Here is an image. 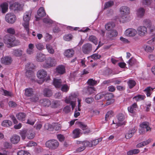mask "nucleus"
Instances as JSON below:
<instances>
[{
    "mask_svg": "<svg viewBox=\"0 0 155 155\" xmlns=\"http://www.w3.org/2000/svg\"><path fill=\"white\" fill-rule=\"evenodd\" d=\"M43 22L48 25L54 26L52 31L54 33L59 32L61 31V28H63L64 26L63 24L52 20L49 17L44 18Z\"/></svg>",
    "mask_w": 155,
    "mask_h": 155,
    "instance_id": "obj_1",
    "label": "nucleus"
},
{
    "mask_svg": "<svg viewBox=\"0 0 155 155\" xmlns=\"http://www.w3.org/2000/svg\"><path fill=\"white\" fill-rule=\"evenodd\" d=\"M119 12L121 14L119 18V20L120 22L125 23L129 20L128 16L130 14V8L126 6H123L120 7Z\"/></svg>",
    "mask_w": 155,
    "mask_h": 155,
    "instance_id": "obj_2",
    "label": "nucleus"
},
{
    "mask_svg": "<svg viewBox=\"0 0 155 155\" xmlns=\"http://www.w3.org/2000/svg\"><path fill=\"white\" fill-rule=\"evenodd\" d=\"M4 42L8 47H13L20 44L18 40H16L15 37L9 35H6L4 38Z\"/></svg>",
    "mask_w": 155,
    "mask_h": 155,
    "instance_id": "obj_3",
    "label": "nucleus"
},
{
    "mask_svg": "<svg viewBox=\"0 0 155 155\" xmlns=\"http://www.w3.org/2000/svg\"><path fill=\"white\" fill-rule=\"evenodd\" d=\"M31 18V12H26L24 14L23 16L24 22L22 23V25L28 35L30 34L29 22Z\"/></svg>",
    "mask_w": 155,
    "mask_h": 155,
    "instance_id": "obj_4",
    "label": "nucleus"
},
{
    "mask_svg": "<svg viewBox=\"0 0 155 155\" xmlns=\"http://www.w3.org/2000/svg\"><path fill=\"white\" fill-rule=\"evenodd\" d=\"M19 134L23 140H25L26 137L28 139H32L35 136V133L31 130H22L20 131Z\"/></svg>",
    "mask_w": 155,
    "mask_h": 155,
    "instance_id": "obj_5",
    "label": "nucleus"
},
{
    "mask_svg": "<svg viewBox=\"0 0 155 155\" xmlns=\"http://www.w3.org/2000/svg\"><path fill=\"white\" fill-rule=\"evenodd\" d=\"M77 95L75 93H71L68 98H66L64 101L67 104H70L73 110L75 107Z\"/></svg>",
    "mask_w": 155,
    "mask_h": 155,
    "instance_id": "obj_6",
    "label": "nucleus"
},
{
    "mask_svg": "<svg viewBox=\"0 0 155 155\" xmlns=\"http://www.w3.org/2000/svg\"><path fill=\"white\" fill-rule=\"evenodd\" d=\"M56 64V59L54 57H49L46 59L45 63L43 65V67L48 68L54 66Z\"/></svg>",
    "mask_w": 155,
    "mask_h": 155,
    "instance_id": "obj_7",
    "label": "nucleus"
},
{
    "mask_svg": "<svg viewBox=\"0 0 155 155\" xmlns=\"http://www.w3.org/2000/svg\"><path fill=\"white\" fill-rule=\"evenodd\" d=\"M45 145L46 147L50 149L54 150L58 147L59 143L57 140H50L46 142Z\"/></svg>",
    "mask_w": 155,
    "mask_h": 155,
    "instance_id": "obj_8",
    "label": "nucleus"
},
{
    "mask_svg": "<svg viewBox=\"0 0 155 155\" xmlns=\"http://www.w3.org/2000/svg\"><path fill=\"white\" fill-rule=\"evenodd\" d=\"M25 68L26 70L25 76L28 78L32 79L35 75L33 72L31 70L33 68V64L30 63H28L26 65Z\"/></svg>",
    "mask_w": 155,
    "mask_h": 155,
    "instance_id": "obj_9",
    "label": "nucleus"
},
{
    "mask_svg": "<svg viewBox=\"0 0 155 155\" xmlns=\"http://www.w3.org/2000/svg\"><path fill=\"white\" fill-rule=\"evenodd\" d=\"M37 77L41 79L40 82H38L40 84H41L46 80L45 78L47 75L46 71L43 69H41L38 71L37 74Z\"/></svg>",
    "mask_w": 155,
    "mask_h": 155,
    "instance_id": "obj_10",
    "label": "nucleus"
},
{
    "mask_svg": "<svg viewBox=\"0 0 155 155\" xmlns=\"http://www.w3.org/2000/svg\"><path fill=\"white\" fill-rule=\"evenodd\" d=\"M117 118L118 120L117 123H115L114 121H113L114 124L116 126V128H117L119 126L124 125L125 123V121H124L125 116L123 114H119L117 116Z\"/></svg>",
    "mask_w": 155,
    "mask_h": 155,
    "instance_id": "obj_11",
    "label": "nucleus"
},
{
    "mask_svg": "<svg viewBox=\"0 0 155 155\" xmlns=\"http://www.w3.org/2000/svg\"><path fill=\"white\" fill-rule=\"evenodd\" d=\"M5 20L7 22L10 24H13L16 21V18L13 13H9L6 15Z\"/></svg>",
    "mask_w": 155,
    "mask_h": 155,
    "instance_id": "obj_12",
    "label": "nucleus"
},
{
    "mask_svg": "<svg viewBox=\"0 0 155 155\" xmlns=\"http://www.w3.org/2000/svg\"><path fill=\"white\" fill-rule=\"evenodd\" d=\"M137 33V30L133 28H128L125 31L124 35L128 37H133L135 36Z\"/></svg>",
    "mask_w": 155,
    "mask_h": 155,
    "instance_id": "obj_13",
    "label": "nucleus"
},
{
    "mask_svg": "<svg viewBox=\"0 0 155 155\" xmlns=\"http://www.w3.org/2000/svg\"><path fill=\"white\" fill-rule=\"evenodd\" d=\"M149 123L147 122H143L140 124V126L141 128L139 130V133H143V132H147L150 130V128L149 126Z\"/></svg>",
    "mask_w": 155,
    "mask_h": 155,
    "instance_id": "obj_14",
    "label": "nucleus"
},
{
    "mask_svg": "<svg viewBox=\"0 0 155 155\" xmlns=\"http://www.w3.org/2000/svg\"><path fill=\"white\" fill-rule=\"evenodd\" d=\"M137 32L140 36H143L147 33V28L144 26H140L137 28Z\"/></svg>",
    "mask_w": 155,
    "mask_h": 155,
    "instance_id": "obj_15",
    "label": "nucleus"
},
{
    "mask_svg": "<svg viewBox=\"0 0 155 155\" xmlns=\"http://www.w3.org/2000/svg\"><path fill=\"white\" fill-rule=\"evenodd\" d=\"M92 48V45L91 44L87 43L83 45L82 50L84 53L88 54L91 51Z\"/></svg>",
    "mask_w": 155,
    "mask_h": 155,
    "instance_id": "obj_16",
    "label": "nucleus"
},
{
    "mask_svg": "<svg viewBox=\"0 0 155 155\" xmlns=\"http://www.w3.org/2000/svg\"><path fill=\"white\" fill-rule=\"evenodd\" d=\"M104 97L105 99L107 100V102L106 103V105H107L110 104L114 101V100L113 98V95L112 93L105 94V93Z\"/></svg>",
    "mask_w": 155,
    "mask_h": 155,
    "instance_id": "obj_17",
    "label": "nucleus"
},
{
    "mask_svg": "<svg viewBox=\"0 0 155 155\" xmlns=\"http://www.w3.org/2000/svg\"><path fill=\"white\" fill-rule=\"evenodd\" d=\"M23 5L18 2H16L12 4L11 5L9 8L10 9L14 11L20 10L22 9Z\"/></svg>",
    "mask_w": 155,
    "mask_h": 155,
    "instance_id": "obj_18",
    "label": "nucleus"
},
{
    "mask_svg": "<svg viewBox=\"0 0 155 155\" xmlns=\"http://www.w3.org/2000/svg\"><path fill=\"white\" fill-rule=\"evenodd\" d=\"M12 62V58L8 56H5L3 57L1 59V63L5 65H9Z\"/></svg>",
    "mask_w": 155,
    "mask_h": 155,
    "instance_id": "obj_19",
    "label": "nucleus"
},
{
    "mask_svg": "<svg viewBox=\"0 0 155 155\" xmlns=\"http://www.w3.org/2000/svg\"><path fill=\"white\" fill-rule=\"evenodd\" d=\"M143 24L146 26L150 30L151 32L153 31L155 29V27L152 25L150 20L148 19H145L143 21Z\"/></svg>",
    "mask_w": 155,
    "mask_h": 155,
    "instance_id": "obj_20",
    "label": "nucleus"
},
{
    "mask_svg": "<svg viewBox=\"0 0 155 155\" xmlns=\"http://www.w3.org/2000/svg\"><path fill=\"white\" fill-rule=\"evenodd\" d=\"M145 10L143 8H140L137 10L136 14L137 17L139 18H142L144 16Z\"/></svg>",
    "mask_w": 155,
    "mask_h": 155,
    "instance_id": "obj_21",
    "label": "nucleus"
},
{
    "mask_svg": "<svg viewBox=\"0 0 155 155\" xmlns=\"http://www.w3.org/2000/svg\"><path fill=\"white\" fill-rule=\"evenodd\" d=\"M36 59L37 61L38 62H43L46 59V55L41 52L38 53L36 55Z\"/></svg>",
    "mask_w": 155,
    "mask_h": 155,
    "instance_id": "obj_22",
    "label": "nucleus"
},
{
    "mask_svg": "<svg viewBox=\"0 0 155 155\" xmlns=\"http://www.w3.org/2000/svg\"><path fill=\"white\" fill-rule=\"evenodd\" d=\"M118 35L117 31L115 30H112L110 32H108L106 33V37L110 39H113V38L116 37Z\"/></svg>",
    "mask_w": 155,
    "mask_h": 155,
    "instance_id": "obj_23",
    "label": "nucleus"
},
{
    "mask_svg": "<svg viewBox=\"0 0 155 155\" xmlns=\"http://www.w3.org/2000/svg\"><path fill=\"white\" fill-rule=\"evenodd\" d=\"M137 109V106L136 103H134L131 106L128 107L129 112L131 114V115L134 114Z\"/></svg>",
    "mask_w": 155,
    "mask_h": 155,
    "instance_id": "obj_24",
    "label": "nucleus"
},
{
    "mask_svg": "<svg viewBox=\"0 0 155 155\" xmlns=\"http://www.w3.org/2000/svg\"><path fill=\"white\" fill-rule=\"evenodd\" d=\"M56 72L61 74H64L65 72V66L63 65H60L57 66L56 68Z\"/></svg>",
    "mask_w": 155,
    "mask_h": 155,
    "instance_id": "obj_25",
    "label": "nucleus"
},
{
    "mask_svg": "<svg viewBox=\"0 0 155 155\" xmlns=\"http://www.w3.org/2000/svg\"><path fill=\"white\" fill-rule=\"evenodd\" d=\"M74 53V51L72 49L66 50L64 52V55L67 58H71L73 56Z\"/></svg>",
    "mask_w": 155,
    "mask_h": 155,
    "instance_id": "obj_26",
    "label": "nucleus"
},
{
    "mask_svg": "<svg viewBox=\"0 0 155 155\" xmlns=\"http://www.w3.org/2000/svg\"><path fill=\"white\" fill-rule=\"evenodd\" d=\"M137 129L135 127L130 129L126 134L125 137L127 139H129L132 137L134 134L136 132Z\"/></svg>",
    "mask_w": 155,
    "mask_h": 155,
    "instance_id": "obj_27",
    "label": "nucleus"
},
{
    "mask_svg": "<svg viewBox=\"0 0 155 155\" xmlns=\"http://www.w3.org/2000/svg\"><path fill=\"white\" fill-rule=\"evenodd\" d=\"M34 44L32 43L29 44L28 45V47L26 51L27 54L29 55L33 54L34 52Z\"/></svg>",
    "mask_w": 155,
    "mask_h": 155,
    "instance_id": "obj_28",
    "label": "nucleus"
},
{
    "mask_svg": "<svg viewBox=\"0 0 155 155\" xmlns=\"http://www.w3.org/2000/svg\"><path fill=\"white\" fill-rule=\"evenodd\" d=\"M62 82L61 79L54 78L53 80V84L56 88H59L62 86Z\"/></svg>",
    "mask_w": 155,
    "mask_h": 155,
    "instance_id": "obj_29",
    "label": "nucleus"
},
{
    "mask_svg": "<svg viewBox=\"0 0 155 155\" xmlns=\"http://www.w3.org/2000/svg\"><path fill=\"white\" fill-rule=\"evenodd\" d=\"M23 50L21 49L18 48L13 50V55L16 57H20L23 52Z\"/></svg>",
    "mask_w": 155,
    "mask_h": 155,
    "instance_id": "obj_30",
    "label": "nucleus"
},
{
    "mask_svg": "<svg viewBox=\"0 0 155 155\" xmlns=\"http://www.w3.org/2000/svg\"><path fill=\"white\" fill-rule=\"evenodd\" d=\"M34 90L31 88H28L25 89V94L27 97H31L33 94Z\"/></svg>",
    "mask_w": 155,
    "mask_h": 155,
    "instance_id": "obj_31",
    "label": "nucleus"
},
{
    "mask_svg": "<svg viewBox=\"0 0 155 155\" xmlns=\"http://www.w3.org/2000/svg\"><path fill=\"white\" fill-rule=\"evenodd\" d=\"M40 103L42 106H49L51 105V101L48 99H43L40 101Z\"/></svg>",
    "mask_w": 155,
    "mask_h": 155,
    "instance_id": "obj_32",
    "label": "nucleus"
},
{
    "mask_svg": "<svg viewBox=\"0 0 155 155\" xmlns=\"http://www.w3.org/2000/svg\"><path fill=\"white\" fill-rule=\"evenodd\" d=\"M16 116L18 120L23 122L25 120L26 115L24 113L20 112L17 114Z\"/></svg>",
    "mask_w": 155,
    "mask_h": 155,
    "instance_id": "obj_33",
    "label": "nucleus"
},
{
    "mask_svg": "<svg viewBox=\"0 0 155 155\" xmlns=\"http://www.w3.org/2000/svg\"><path fill=\"white\" fill-rule=\"evenodd\" d=\"M20 140V137L17 135L13 136L10 139L11 143L13 144L18 143Z\"/></svg>",
    "mask_w": 155,
    "mask_h": 155,
    "instance_id": "obj_34",
    "label": "nucleus"
},
{
    "mask_svg": "<svg viewBox=\"0 0 155 155\" xmlns=\"http://www.w3.org/2000/svg\"><path fill=\"white\" fill-rule=\"evenodd\" d=\"M0 8H1L2 13H5L8 11V4L6 2L3 3L1 5Z\"/></svg>",
    "mask_w": 155,
    "mask_h": 155,
    "instance_id": "obj_35",
    "label": "nucleus"
},
{
    "mask_svg": "<svg viewBox=\"0 0 155 155\" xmlns=\"http://www.w3.org/2000/svg\"><path fill=\"white\" fill-rule=\"evenodd\" d=\"M37 15L38 16L40 17H42L46 15L44 8L43 7H41L39 8L37 11Z\"/></svg>",
    "mask_w": 155,
    "mask_h": 155,
    "instance_id": "obj_36",
    "label": "nucleus"
},
{
    "mask_svg": "<svg viewBox=\"0 0 155 155\" xmlns=\"http://www.w3.org/2000/svg\"><path fill=\"white\" fill-rule=\"evenodd\" d=\"M114 27V24L113 22H109L105 25L106 29L108 31H111Z\"/></svg>",
    "mask_w": 155,
    "mask_h": 155,
    "instance_id": "obj_37",
    "label": "nucleus"
},
{
    "mask_svg": "<svg viewBox=\"0 0 155 155\" xmlns=\"http://www.w3.org/2000/svg\"><path fill=\"white\" fill-rule=\"evenodd\" d=\"M0 91L3 92V93L2 94L5 96L7 97H12L13 96V94L11 92L5 90L3 88H2L1 89V90H0Z\"/></svg>",
    "mask_w": 155,
    "mask_h": 155,
    "instance_id": "obj_38",
    "label": "nucleus"
},
{
    "mask_svg": "<svg viewBox=\"0 0 155 155\" xmlns=\"http://www.w3.org/2000/svg\"><path fill=\"white\" fill-rule=\"evenodd\" d=\"M46 47L48 52L50 54H53L54 52V50L50 44H47L46 45Z\"/></svg>",
    "mask_w": 155,
    "mask_h": 155,
    "instance_id": "obj_39",
    "label": "nucleus"
},
{
    "mask_svg": "<svg viewBox=\"0 0 155 155\" xmlns=\"http://www.w3.org/2000/svg\"><path fill=\"white\" fill-rule=\"evenodd\" d=\"M81 134V130L78 128L75 129L73 131V136L74 138H77L80 137Z\"/></svg>",
    "mask_w": 155,
    "mask_h": 155,
    "instance_id": "obj_40",
    "label": "nucleus"
},
{
    "mask_svg": "<svg viewBox=\"0 0 155 155\" xmlns=\"http://www.w3.org/2000/svg\"><path fill=\"white\" fill-rule=\"evenodd\" d=\"M43 92L44 95L48 97L51 96L53 94L52 91L48 88L45 89Z\"/></svg>",
    "mask_w": 155,
    "mask_h": 155,
    "instance_id": "obj_41",
    "label": "nucleus"
},
{
    "mask_svg": "<svg viewBox=\"0 0 155 155\" xmlns=\"http://www.w3.org/2000/svg\"><path fill=\"white\" fill-rule=\"evenodd\" d=\"M12 124V122L8 120H3L2 123V125L3 127H9Z\"/></svg>",
    "mask_w": 155,
    "mask_h": 155,
    "instance_id": "obj_42",
    "label": "nucleus"
},
{
    "mask_svg": "<svg viewBox=\"0 0 155 155\" xmlns=\"http://www.w3.org/2000/svg\"><path fill=\"white\" fill-rule=\"evenodd\" d=\"M53 36L52 35L48 33H45L44 36V38L45 42H49L52 39Z\"/></svg>",
    "mask_w": 155,
    "mask_h": 155,
    "instance_id": "obj_43",
    "label": "nucleus"
},
{
    "mask_svg": "<svg viewBox=\"0 0 155 155\" xmlns=\"http://www.w3.org/2000/svg\"><path fill=\"white\" fill-rule=\"evenodd\" d=\"M146 97L145 95H138L135 96L133 98V99L136 101H140L143 100Z\"/></svg>",
    "mask_w": 155,
    "mask_h": 155,
    "instance_id": "obj_44",
    "label": "nucleus"
},
{
    "mask_svg": "<svg viewBox=\"0 0 155 155\" xmlns=\"http://www.w3.org/2000/svg\"><path fill=\"white\" fill-rule=\"evenodd\" d=\"M153 90V88L149 87L145 89L144 91L146 94L147 97H149L152 93Z\"/></svg>",
    "mask_w": 155,
    "mask_h": 155,
    "instance_id": "obj_45",
    "label": "nucleus"
},
{
    "mask_svg": "<svg viewBox=\"0 0 155 155\" xmlns=\"http://www.w3.org/2000/svg\"><path fill=\"white\" fill-rule=\"evenodd\" d=\"M36 48L39 50H42L45 49L44 45L42 43L39 42L35 44Z\"/></svg>",
    "mask_w": 155,
    "mask_h": 155,
    "instance_id": "obj_46",
    "label": "nucleus"
},
{
    "mask_svg": "<svg viewBox=\"0 0 155 155\" xmlns=\"http://www.w3.org/2000/svg\"><path fill=\"white\" fill-rule=\"evenodd\" d=\"M146 51L151 52L154 50V48L153 46H150L149 45H144L143 47Z\"/></svg>",
    "mask_w": 155,
    "mask_h": 155,
    "instance_id": "obj_47",
    "label": "nucleus"
},
{
    "mask_svg": "<svg viewBox=\"0 0 155 155\" xmlns=\"http://www.w3.org/2000/svg\"><path fill=\"white\" fill-rule=\"evenodd\" d=\"M89 40L93 42L95 45L97 44V40L96 37L94 35H91L89 36Z\"/></svg>",
    "mask_w": 155,
    "mask_h": 155,
    "instance_id": "obj_48",
    "label": "nucleus"
},
{
    "mask_svg": "<svg viewBox=\"0 0 155 155\" xmlns=\"http://www.w3.org/2000/svg\"><path fill=\"white\" fill-rule=\"evenodd\" d=\"M79 127L83 130H85L84 132V134L90 132V130L87 129V126L82 123L81 122L79 123Z\"/></svg>",
    "mask_w": 155,
    "mask_h": 155,
    "instance_id": "obj_49",
    "label": "nucleus"
},
{
    "mask_svg": "<svg viewBox=\"0 0 155 155\" xmlns=\"http://www.w3.org/2000/svg\"><path fill=\"white\" fill-rule=\"evenodd\" d=\"M127 63L130 66H133L134 65L137 64L138 63L137 61L134 58H132L130 59L128 61Z\"/></svg>",
    "mask_w": 155,
    "mask_h": 155,
    "instance_id": "obj_50",
    "label": "nucleus"
},
{
    "mask_svg": "<svg viewBox=\"0 0 155 155\" xmlns=\"http://www.w3.org/2000/svg\"><path fill=\"white\" fill-rule=\"evenodd\" d=\"M52 130H60L61 129V126L60 124L58 123H54L52 124Z\"/></svg>",
    "mask_w": 155,
    "mask_h": 155,
    "instance_id": "obj_51",
    "label": "nucleus"
},
{
    "mask_svg": "<svg viewBox=\"0 0 155 155\" xmlns=\"http://www.w3.org/2000/svg\"><path fill=\"white\" fill-rule=\"evenodd\" d=\"M127 84L129 88L131 89L135 86L136 83L134 80H129L127 82Z\"/></svg>",
    "mask_w": 155,
    "mask_h": 155,
    "instance_id": "obj_52",
    "label": "nucleus"
},
{
    "mask_svg": "<svg viewBox=\"0 0 155 155\" xmlns=\"http://www.w3.org/2000/svg\"><path fill=\"white\" fill-rule=\"evenodd\" d=\"M72 35L71 34H67L65 35L63 37L64 39L67 41H69L72 38Z\"/></svg>",
    "mask_w": 155,
    "mask_h": 155,
    "instance_id": "obj_53",
    "label": "nucleus"
},
{
    "mask_svg": "<svg viewBox=\"0 0 155 155\" xmlns=\"http://www.w3.org/2000/svg\"><path fill=\"white\" fill-rule=\"evenodd\" d=\"M87 83L89 85L94 86L96 85L98 82L97 81H95L93 79H90L88 80Z\"/></svg>",
    "mask_w": 155,
    "mask_h": 155,
    "instance_id": "obj_54",
    "label": "nucleus"
},
{
    "mask_svg": "<svg viewBox=\"0 0 155 155\" xmlns=\"http://www.w3.org/2000/svg\"><path fill=\"white\" fill-rule=\"evenodd\" d=\"M61 103L60 101H53L52 103V107L53 108H55L61 105Z\"/></svg>",
    "mask_w": 155,
    "mask_h": 155,
    "instance_id": "obj_55",
    "label": "nucleus"
},
{
    "mask_svg": "<svg viewBox=\"0 0 155 155\" xmlns=\"http://www.w3.org/2000/svg\"><path fill=\"white\" fill-rule=\"evenodd\" d=\"M114 114L113 112L112 111H108L105 115V120L107 121L110 118L113 116Z\"/></svg>",
    "mask_w": 155,
    "mask_h": 155,
    "instance_id": "obj_56",
    "label": "nucleus"
},
{
    "mask_svg": "<svg viewBox=\"0 0 155 155\" xmlns=\"http://www.w3.org/2000/svg\"><path fill=\"white\" fill-rule=\"evenodd\" d=\"M102 138H100L91 141L92 146H95L98 144L99 142H101L102 140Z\"/></svg>",
    "mask_w": 155,
    "mask_h": 155,
    "instance_id": "obj_57",
    "label": "nucleus"
},
{
    "mask_svg": "<svg viewBox=\"0 0 155 155\" xmlns=\"http://www.w3.org/2000/svg\"><path fill=\"white\" fill-rule=\"evenodd\" d=\"M61 90L64 92H67L69 89V86L66 84L62 85Z\"/></svg>",
    "mask_w": 155,
    "mask_h": 155,
    "instance_id": "obj_58",
    "label": "nucleus"
},
{
    "mask_svg": "<svg viewBox=\"0 0 155 155\" xmlns=\"http://www.w3.org/2000/svg\"><path fill=\"white\" fill-rule=\"evenodd\" d=\"M113 1H110L106 2L104 4V8H107L111 7L114 5Z\"/></svg>",
    "mask_w": 155,
    "mask_h": 155,
    "instance_id": "obj_59",
    "label": "nucleus"
},
{
    "mask_svg": "<svg viewBox=\"0 0 155 155\" xmlns=\"http://www.w3.org/2000/svg\"><path fill=\"white\" fill-rule=\"evenodd\" d=\"M104 95L105 92H104L98 94L95 96V99L98 100L103 98L104 97Z\"/></svg>",
    "mask_w": 155,
    "mask_h": 155,
    "instance_id": "obj_60",
    "label": "nucleus"
},
{
    "mask_svg": "<svg viewBox=\"0 0 155 155\" xmlns=\"http://www.w3.org/2000/svg\"><path fill=\"white\" fill-rule=\"evenodd\" d=\"M139 150L137 149H135L128 151L127 153L128 155H132L134 154H137L139 152Z\"/></svg>",
    "mask_w": 155,
    "mask_h": 155,
    "instance_id": "obj_61",
    "label": "nucleus"
},
{
    "mask_svg": "<svg viewBox=\"0 0 155 155\" xmlns=\"http://www.w3.org/2000/svg\"><path fill=\"white\" fill-rule=\"evenodd\" d=\"M101 57V56L100 55H99L97 54H94L91 56L88 57L87 58L89 59L91 58L93 59H99Z\"/></svg>",
    "mask_w": 155,
    "mask_h": 155,
    "instance_id": "obj_62",
    "label": "nucleus"
},
{
    "mask_svg": "<svg viewBox=\"0 0 155 155\" xmlns=\"http://www.w3.org/2000/svg\"><path fill=\"white\" fill-rule=\"evenodd\" d=\"M52 125L47 123L45 124L44 125V129L46 130H48L49 131H52Z\"/></svg>",
    "mask_w": 155,
    "mask_h": 155,
    "instance_id": "obj_63",
    "label": "nucleus"
},
{
    "mask_svg": "<svg viewBox=\"0 0 155 155\" xmlns=\"http://www.w3.org/2000/svg\"><path fill=\"white\" fill-rule=\"evenodd\" d=\"M95 91L94 88L93 87H88L87 90V93L89 94L94 93Z\"/></svg>",
    "mask_w": 155,
    "mask_h": 155,
    "instance_id": "obj_64",
    "label": "nucleus"
}]
</instances>
